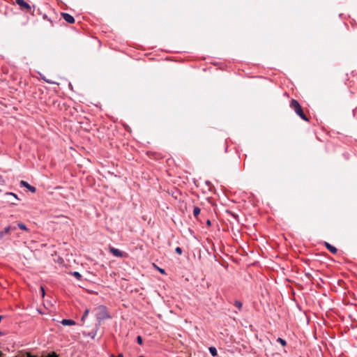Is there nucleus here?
<instances>
[{
	"instance_id": "10",
	"label": "nucleus",
	"mask_w": 357,
	"mask_h": 357,
	"mask_svg": "<svg viewBox=\"0 0 357 357\" xmlns=\"http://www.w3.org/2000/svg\"><path fill=\"white\" fill-rule=\"evenodd\" d=\"M209 352L211 354L212 356L215 357L218 355V351L215 347H209Z\"/></svg>"
},
{
	"instance_id": "18",
	"label": "nucleus",
	"mask_w": 357,
	"mask_h": 357,
	"mask_svg": "<svg viewBox=\"0 0 357 357\" xmlns=\"http://www.w3.org/2000/svg\"><path fill=\"white\" fill-rule=\"evenodd\" d=\"M137 343H138L139 345H142V343H143V340H142V337H141V336H139H139H137Z\"/></svg>"
},
{
	"instance_id": "14",
	"label": "nucleus",
	"mask_w": 357,
	"mask_h": 357,
	"mask_svg": "<svg viewBox=\"0 0 357 357\" xmlns=\"http://www.w3.org/2000/svg\"><path fill=\"white\" fill-rule=\"evenodd\" d=\"M89 313V309H86L84 312V314H83V315H82V318H81V320L82 321H84L85 320V319L87 317Z\"/></svg>"
},
{
	"instance_id": "22",
	"label": "nucleus",
	"mask_w": 357,
	"mask_h": 357,
	"mask_svg": "<svg viewBox=\"0 0 357 357\" xmlns=\"http://www.w3.org/2000/svg\"><path fill=\"white\" fill-rule=\"evenodd\" d=\"M48 84H54L55 82H52V80L50 79H43Z\"/></svg>"
},
{
	"instance_id": "17",
	"label": "nucleus",
	"mask_w": 357,
	"mask_h": 357,
	"mask_svg": "<svg viewBox=\"0 0 357 357\" xmlns=\"http://www.w3.org/2000/svg\"><path fill=\"white\" fill-rule=\"evenodd\" d=\"M6 195L7 196H12L16 200H18L19 198L17 197V195L13 192H6Z\"/></svg>"
},
{
	"instance_id": "29",
	"label": "nucleus",
	"mask_w": 357,
	"mask_h": 357,
	"mask_svg": "<svg viewBox=\"0 0 357 357\" xmlns=\"http://www.w3.org/2000/svg\"><path fill=\"white\" fill-rule=\"evenodd\" d=\"M55 357H57V356H55Z\"/></svg>"
},
{
	"instance_id": "11",
	"label": "nucleus",
	"mask_w": 357,
	"mask_h": 357,
	"mask_svg": "<svg viewBox=\"0 0 357 357\" xmlns=\"http://www.w3.org/2000/svg\"><path fill=\"white\" fill-rule=\"evenodd\" d=\"M200 208L198 206H195L193 208V215L195 218H197V215L200 213Z\"/></svg>"
},
{
	"instance_id": "1",
	"label": "nucleus",
	"mask_w": 357,
	"mask_h": 357,
	"mask_svg": "<svg viewBox=\"0 0 357 357\" xmlns=\"http://www.w3.org/2000/svg\"><path fill=\"white\" fill-rule=\"evenodd\" d=\"M96 317L98 320V325H100L101 321L111 318L107 307L105 305H99L95 308Z\"/></svg>"
},
{
	"instance_id": "21",
	"label": "nucleus",
	"mask_w": 357,
	"mask_h": 357,
	"mask_svg": "<svg viewBox=\"0 0 357 357\" xmlns=\"http://www.w3.org/2000/svg\"><path fill=\"white\" fill-rule=\"evenodd\" d=\"M109 357H123V354L120 353L117 356H115L114 354H111Z\"/></svg>"
},
{
	"instance_id": "6",
	"label": "nucleus",
	"mask_w": 357,
	"mask_h": 357,
	"mask_svg": "<svg viewBox=\"0 0 357 357\" xmlns=\"http://www.w3.org/2000/svg\"><path fill=\"white\" fill-rule=\"evenodd\" d=\"M61 15L66 22H67L70 24H73L75 22V19H74L73 16H72L71 15L66 13H62Z\"/></svg>"
},
{
	"instance_id": "2",
	"label": "nucleus",
	"mask_w": 357,
	"mask_h": 357,
	"mask_svg": "<svg viewBox=\"0 0 357 357\" xmlns=\"http://www.w3.org/2000/svg\"><path fill=\"white\" fill-rule=\"evenodd\" d=\"M290 107H291V109H293L294 110L296 114L298 116H299L303 120H304L305 121H309L307 117V116L303 112V109L301 108V105L299 104V102L296 100L292 99L291 100Z\"/></svg>"
},
{
	"instance_id": "25",
	"label": "nucleus",
	"mask_w": 357,
	"mask_h": 357,
	"mask_svg": "<svg viewBox=\"0 0 357 357\" xmlns=\"http://www.w3.org/2000/svg\"><path fill=\"white\" fill-rule=\"evenodd\" d=\"M207 225H211V221L209 220H207Z\"/></svg>"
},
{
	"instance_id": "16",
	"label": "nucleus",
	"mask_w": 357,
	"mask_h": 357,
	"mask_svg": "<svg viewBox=\"0 0 357 357\" xmlns=\"http://www.w3.org/2000/svg\"><path fill=\"white\" fill-rule=\"evenodd\" d=\"M277 342H280L282 346H286V344H287V342L281 337H278L277 339Z\"/></svg>"
},
{
	"instance_id": "26",
	"label": "nucleus",
	"mask_w": 357,
	"mask_h": 357,
	"mask_svg": "<svg viewBox=\"0 0 357 357\" xmlns=\"http://www.w3.org/2000/svg\"><path fill=\"white\" fill-rule=\"evenodd\" d=\"M1 319H2V316H0V321L1 320Z\"/></svg>"
},
{
	"instance_id": "28",
	"label": "nucleus",
	"mask_w": 357,
	"mask_h": 357,
	"mask_svg": "<svg viewBox=\"0 0 357 357\" xmlns=\"http://www.w3.org/2000/svg\"><path fill=\"white\" fill-rule=\"evenodd\" d=\"M139 357H144V356H139Z\"/></svg>"
},
{
	"instance_id": "19",
	"label": "nucleus",
	"mask_w": 357,
	"mask_h": 357,
	"mask_svg": "<svg viewBox=\"0 0 357 357\" xmlns=\"http://www.w3.org/2000/svg\"><path fill=\"white\" fill-rule=\"evenodd\" d=\"M175 252L178 254V255H181L182 254V249L180 248V247H176V249H175Z\"/></svg>"
},
{
	"instance_id": "27",
	"label": "nucleus",
	"mask_w": 357,
	"mask_h": 357,
	"mask_svg": "<svg viewBox=\"0 0 357 357\" xmlns=\"http://www.w3.org/2000/svg\"><path fill=\"white\" fill-rule=\"evenodd\" d=\"M0 335H2V333H1V331H0Z\"/></svg>"
},
{
	"instance_id": "4",
	"label": "nucleus",
	"mask_w": 357,
	"mask_h": 357,
	"mask_svg": "<svg viewBox=\"0 0 357 357\" xmlns=\"http://www.w3.org/2000/svg\"><path fill=\"white\" fill-rule=\"evenodd\" d=\"M109 252L116 257H123L126 255L125 252H122L119 249L114 247L109 248Z\"/></svg>"
},
{
	"instance_id": "15",
	"label": "nucleus",
	"mask_w": 357,
	"mask_h": 357,
	"mask_svg": "<svg viewBox=\"0 0 357 357\" xmlns=\"http://www.w3.org/2000/svg\"><path fill=\"white\" fill-rule=\"evenodd\" d=\"M234 306L236 307L238 310H241L242 307V303L239 301H236L234 302Z\"/></svg>"
},
{
	"instance_id": "5",
	"label": "nucleus",
	"mask_w": 357,
	"mask_h": 357,
	"mask_svg": "<svg viewBox=\"0 0 357 357\" xmlns=\"http://www.w3.org/2000/svg\"><path fill=\"white\" fill-rule=\"evenodd\" d=\"M15 1L17 4L19 5L22 8L26 9L27 10H31V6L24 0H15Z\"/></svg>"
},
{
	"instance_id": "20",
	"label": "nucleus",
	"mask_w": 357,
	"mask_h": 357,
	"mask_svg": "<svg viewBox=\"0 0 357 357\" xmlns=\"http://www.w3.org/2000/svg\"><path fill=\"white\" fill-rule=\"evenodd\" d=\"M5 184V181L2 176L0 175V185H3Z\"/></svg>"
},
{
	"instance_id": "12",
	"label": "nucleus",
	"mask_w": 357,
	"mask_h": 357,
	"mask_svg": "<svg viewBox=\"0 0 357 357\" xmlns=\"http://www.w3.org/2000/svg\"><path fill=\"white\" fill-rule=\"evenodd\" d=\"M16 227H17V228L19 227L20 229H21L22 230L28 231L26 226L24 223L19 222Z\"/></svg>"
},
{
	"instance_id": "13",
	"label": "nucleus",
	"mask_w": 357,
	"mask_h": 357,
	"mask_svg": "<svg viewBox=\"0 0 357 357\" xmlns=\"http://www.w3.org/2000/svg\"><path fill=\"white\" fill-rule=\"evenodd\" d=\"M71 274L78 280H81L82 278V275L77 271H74Z\"/></svg>"
},
{
	"instance_id": "24",
	"label": "nucleus",
	"mask_w": 357,
	"mask_h": 357,
	"mask_svg": "<svg viewBox=\"0 0 357 357\" xmlns=\"http://www.w3.org/2000/svg\"><path fill=\"white\" fill-rule=\"evenodd\" d=\"M158 270H159V271H160L161 273H162V274H165V270H164V269H162V268H158Z\"/></svg>"
},
{
	"instance_id": "23",
	"label": "nucleus",
	"mask_w": 357,
	"mask_h": 357,
	"mask_svg": "<svg viewBox=\"0 0 357 357\" xmlns=\"http://www.w3.org/2000/svg\"><path fill=\"white\" fill-rule=\"evenodd\" d=\"M40 289H41L42 295H43V296H45V289L43 287H41Z\"/></svg>"
},
{
	"instance_id": "8",
	"label": "nucleus",
	"mask_w": 357,
	"mask_h": 357,
	"mask_svg": "<svg viewBox=\"0 0 357 357\" xmlns=\"http://www.w3.org/2000/svg\"><path fill=\"white\" fill-rule=\"evenodd\" d=\"M325 245L326 247V248L333 254H336L337 252V249L334 247L333 245H331L328 242H325Z\"/></svg>"
},
{
	"instance_id": "7",
	"label": "nucleus",
	"mask_w": 357,
	"mask_h": 357,
	"mask_svg": "<svg viewBox=\"0 0 357 357\" xmlns=\"http://www.w3.org/2000/svg\"><path fill=\"white\" fill-rule=\"evenodd\" d=\"M20 185L26 188H27L28 190H29L31 192H35L36 189L35 187L29 185L26 181H20Z\"/></svg>"
},
{
	"instance_id": "3",
	"label": "nucleus",
	"mask_w": 357,
	"mask_h": 357,
	"mask_svg": "<svg viewBox=\"0 0 357 357\" xmlns=\"http://www.w3.org/2000/svg\"><path fill=\"white\" fill-rule=\"evenodd\" d=\"M17 227L15 225H9L4 228L3 230L0 231V240H1L6 234H8L10 231H15Z\"/></svg>"
},
{
	"instance_id": "9",
	"label": "nucleus",
	"mask_w": 357,
	"mask_h": 357,
	"mask_svg": "<svg viewBox=\"0 0 357 357\" xmlns=\"http://www.w3.org/2000/svg\"><path fill=\"white\" fill-rule=\"evenodd\" d=\"M61 324L64 326H73L75 322L72 319H64L61 321Z\"/></svg>"
}]
</instances>
